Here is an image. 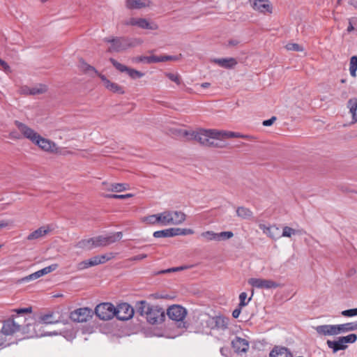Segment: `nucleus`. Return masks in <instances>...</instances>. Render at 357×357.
<instances>
[{
	"label": "nucleus",
	"mask_w": 357,
	"mask_h": 357,
	"mask_svg": "<svg viewBox=\"0 0 357 357\" xmlns=\"http://www.w3.org/2000/svg\"><path fill=\"white\" fill-rule=\"evenodd\" d=\"M252 8L266 14L272 13V6L268 0H250Z\"/></svg>",
	"instance_id": "2eb2a0df"
},
{
	"label": "nucleus",
	"mask_w": 357,
	"mask_h": 357,
	"mask_svg": "<svg viewBox=\"0 0 357 357\" xmlns=\"http://www.w3.org/2000/svg\"><path fill=\"white\" fill-rule=\"evenodd\" d=\"M165 76L168 77L171 81L175 82L179 85L181 83V79L178 73H165Z\"/></svg>",
	"instance_id": "49530a36"
},
{
	"label": "nucleus",
	"mask_w": 357,
	"mask_h": 357,
	"mask_svg": "<svg viewBox=\"0 0 357 357\" xmlns=\"http://www.w3.org/2000/svg\"><path fill=\"white\" fill-rule=\"evenodd\" d=\"M110 61L113 64V66L120 72H126L128 67L125 65L119 63L114 59H110Z\"/></svg>",
	"instance_id": "3c124183"
},
{
	"label": "nucleus",
	"mask_w": 357,
	"mask_h": 357,
	"mask_svg": "<svg viewBox=\"0 0 357 357\" xmlns=\"http://www.w3.org/2000/svg\"><path fill=\"white\" fill-rule=\"evenodd\" d=\"M252 296L248 298V294L245 292H242L239 295V304L240 307L246 306L251 301Z\"/></svg>",
	"instance_id": "a19ab883"
},
{
	"label": "nucleus",
	"mask_w": 357,
	"mask_h": 357,
	"mask_svg": "<svg viewBox=\"0 0 357 357\" xmlns=\"http://www.w3.org/2000/svg\"><path fill=\"white\" fill-rule=\"evenodd\" d=\"M243 135L239 132H235L231 131L219 130L218 139L223 140L228 138H241Z\"/></svg>",
	"instance_id": "473e14b6"
},
{
	"label": "nucleus",
	"mask_w": 357,
	"mask_h": 357,
	"mask_svg": "<svg viewBox=\"0 0 357 357\" xmlns=\"http://www.w3.org/2000/svg\"><path fill=\"white\" fill-rule=\"evenodd\" d=\"M78 68L83 73L91 77L94 75H97L98 76V74H100L93 66L87 63L82 59L79 60Z\"/></svg>",
	"instance_id": "4be33fe9"
},
{
	"label": "nucleus",
	"mask_w": 357,
	"mask_h": 357,
	"mask_svg": "<svg viewBox=\"0 0 357 357\" xmlns=\"http://www.w3.org/2000/svg\"><path fill=\"white\" fill-rule=\"evenodd\" d=\"M357 22L356 17L350 18L349 20V26L347 29V32L350 33L354 30V24H356Z\"/></svg>",
	"instance_id": "0e129e2a"
},
{
	"label": "nucleus",
	"mask_w": 357,
	"mask_h": 357,
	"mask_svg": "<svg viewBox=\"0 0 357 357\" xmlns=\"http://www.w3.org/2000/svg\"><path fill=\"white\" fill-rule=\"evenodd\" d=\"M317 334L320 336L337 335L335 324H324L313 327Z\"/></svg>",
	"instance_id": "f3484780"
},
{
	"label": "nucleus",
	"mask_w": 357,
	"mask_h": 357,
	"mask_svg": "<svg viewBox=\"0 0 357 357\" xmlns=\"http://www.w3.org/2000/svg\"><path fill=\"white\" fill-rule=\"evenodd\" d=\"M137 312L142 316H145L148 322L154 324L162 321L164 310L162 308L151 305L146 301L138 302L136 305Z\"/></svg>",
	"instance_id": "7ed1b4c3"
},
{
	"label": "nucleus",
	"mask_w": 357,
	"mask_h": 357,
	"mask_svg": "<svg viewBox=\"0 0 357 357\" xmlns=\"http://www.w3.org/2000/svg\"><path fill=\"white\" fill-rule=\"evenodd\" d=\"M57 264H52L22 278L21 281L29 282L31 280L38 279L39 278L55 271L57 268Z\"/></svg>",
	"instance_id": "dca6fc26"
},
{
	"label": "nucleus",
	"mask_w": 357,
	"mask_h": 357,
	"mask_svg": "<svg viewBox=\"0 0 357 357\" xmlns=\"http://www.w3.org/2000/svg\"><path fill=\"white\" fill-rule=\"evenodd\" d=\"M341 314L343 317H353L357 316V307L349 309V310H345L341 312Z\"/></svg>",
	"instance_id": "8fccbe9b"
},
{
	"label": "nucleus",
	"mask_w": 357,
	"mask_h": 357,
	"mask_svg": "<svg viewBox=\"0 0 357 357\" xmlns=\"http://www.w3.org/2000/svg\"><path fill=\"white\" fill-rule=\"evenodd\" d=\"M286 49L289 51L302 52L303 48L297 43H288Z\"/></svg>",
	"instance_id": "864d4df0"
},
{
	"label": "nucleus",
	"mask_w": 357,
	"mask_h": 357,
	"mask_svg": "<svg viewBox=\"0 0 357 357\" xmlns=\"http://www.w3.org/2000/svg\"><path fill=\"white\" fill-rule=\"evenodd\" d=\"M89 267H91V266L89 264V259L82 261L77 264V269L79 271H82Z\"/></svg>",
	"instance_id": "e2e57ef3"
},
{
	"label": "nucleus",
	"mask_w": 357,
	"mask_h": 357,
	"mask_svg": "<svg viewBox=\"0 0 357 357\" xmlns=\"http://www.w3.org/2000/svg\"><path fill=\"white\" fill-rule=\"evenodd\" d=\"M96 245V244L95 238L93 237V238H86V239H83V240L79 241L77 243L76 246L77 248H82L84 250H91V249L97 248V246Z\"/></svg>",
	"instance_id": "cd10ccee"
},
{
	"label": "nucleus",
	"mask_w": 357,
	"mask_h": 357,
	"mask_svg": "<svg viewBox=\"0 0 357 357\" xmlns=\"http://www.w3.org/2000/svg\"><path fill=\"white\" fill-rule=\"evenodd\" d=\"M134 195L133 194H126V195H107L105 197L107 198H112V199H124L127 198L132 197Z\"/></svg>",
	"instance_id": "6e6d98bb"
},
{
	"label": "nucleus",
	"mask_w": 357,
	"mask_h": 357,
	"mask_svg": "<svg viewBox=\"0 0 357 357\" xmlns=\"http://www.w3.org/2000/svg\"><path fill=\"white\" fill-rule=\"evenodd\" d=\"M140 17H130L125 20L124 24L126 26H139V21Z\"/></svg>",
	"instance_id": "5fc2aeb1"
},
{
	"label": "nucleus",
	"mask_w": 357,
	"mask_h": 357,
	"mask_svg": "<svg viewBox=\"0 0 357 357\" xmlns=\"http://www.w3.org/2000/svg\"><path fill=\"white\" fill-rule=\"evenodd\" d=\"M235 353L238 355L245 354L250 348V341L248 338L236 336L231 342Z\"/></svg>",
	"instance_id": "1a4fd4ad"
},
{
	"label": "nucleus",
	"mask_w": 357,
	"mask_h": 357,
	"mask_svg": "<svg viewBox=\"0 0 357 357\" xmlns=\"http://www.w3.org/2000/svg\"><path fill=\"white\" fill-rule=\"evenodd\" d=\"M134 309L128 303H121L115 307V315L119 320H128L132 317Z\"/></svg>",
	"instance_id": "9d476101"
},
{
	"label": "nucleus",
	"mask_w": 357,
	"mask_h": 357,
	"mask_svg": "<svg viewBox=\"0 0 357 357\" xmlns=\"http://www.w3.org/2000/svg\"><path fill=\"white\" fill-rule=\"evenodd\" d=\"M13 225V222L10 220H0V229L10 227Z\"/></svg>",
	"instance_id": "052dcab7"
},
{
	"label": "nucleus",
	"mask_w": 357,
	"mask_h": 357,
	"mask_svg": "<svg viewBox=\"0 0 357 357\" xmlns=\"http://www.w3.org/2000/svg\"><path fill=\"white\" fill-rule=\"evenodd\" d=\"M134 61L137 63H159V56L152 55L149 56H137L134 59Z\"/></svg>",
	"instance_id": "2f4dec72"
},
{
	"label": "nucleus",
	"mask_w": 357,
	"mask_h": 357,
	"mask_svg": "<svg viewBox=\"0 0 357 357\" xmlns=\"http://www.w3.org/2000/svg\"><path fill=\"white\" fill-rule=\"evenodd\" d=\"M270 357H292L291 352L285 347H275L269 354Z\"/></svg>",
	"instance_id": "b1692460"
},
{
	"label": "nucleus",
	"mask_w": 357,
	"mask_h": 357,
	"mask_svg": "<svg viewBox=\"0 0 357 357\" xmlns=\"http://www.w3.org/2000/svg\"><path fill=\"white\" fill-rule=\"evenodd\" d=\"M347 107L349 109V112L352 116V123H355L357 122V98H353L348 100Z\"/></svg>",
	"instance_id": "bb28decb"
},
{
	"label": "nucleus",
	"mask_w": 357,
	"mask_h": 357,
	"mask_svg": "<svg viewBox=\"0 0 357 357\" xmlns=\"http://www.w3.org/2000/svg\"><path fill=\"white\" fill-rule=\"evenodd\" d=\"M219 130L215 129H200L195 135L196 141L205 146H215L214 139H218Z\"/></svg>",
	"instance_id": "39448f33"
},
{
	"label": "nucleus",
	"mask_w": 357,
	"mask_h": 357,
	"mask_svg": "<svg viewBox=\"0 0 357 357\" xmlns=\"http://www.w3.org/2000/svg\"><path fill=\"white\" fill-rule=\"evenodd\" d=\"M341 338L344 344L347 345L349 343H354L357 340V335L354 333H351L347 336H342Z\"/></svg>",
	"instance_id": "a18cd8bd"
},
{
	"label": "nucleus",
	"mask_w": 357,
	"mask_h": 357,
	"mask_svg": "<svg viewBox=\"0 0 357 357\" xmlns=\"http://www.w3.org/2000/svg\"><path fill=\"white\" fill-rule=\"evenodd\" d=\"M15 125L24 138L31 141L43 151L50 153H59V147L53 141L44 138L36 130L22 122L15 121Z\"/></svg>",
	"instance_id": "f03ea898"
},
{
	"label": "nucleus",
	"mask_w": 357,
	"mask_h": 357,
	"mask_svg": "<svg viewBox=\"0 0 357 357\" xmlns=\"http://www.w3.org/2000/svg\"><path fill=\"white\" fill-rule=\"evenodd\" d=\"M13 312H15L16 314H13L10 318L3 321L1 333L3 335H12L17 332H22L26 335V338H33L56 334L55 332L50 333H38L31 330L32 324L31 322L24 324L32 319L30 315L32 312L31 307L15 309Z\"/></svg>",
	"instance_id": "f257e3e1"
},
{
	"label": "nucleus",
	"mask_w": 357,
	"mask_h": 357,
	"mask_svg": "<svg viewBox=\"0 0 357 357\" xmlns=\"http://www.w3.org/2000/svg\"><path fill=\"white\" fill-rule=\"evenodd\" d=\"M141 222L147 225H156L155 214L144 216L141 218Z\"/></svg>",
	"instance_id": "79ce46f5"
},
{
	"label": "nucleus",
	"mask_w": 357,
	"mask_h": 357,
	"mask_svg": "<svg viewBox=\"0 0 357 357\" xmlns=\"http://www.w3.org/2000/svg\"><path fill=\"white\" fill-rule=\"evenodd\" d=\"M163 218V226L172 225L170 211H165L162 212Z\"/></svg>",
	"instance_id": "c03bdc74"
},
{
	"label": "nucleus",
	"mask_w": 357,
	"mask_h": 357,
	"mask_svg": "<svg viewBox=\"0 0 357 357\" xmlns=\"http://www.w3.org/2000/svg\"><path fill=\"white\" fill-rule=\"evenodd\" d=\"M54 229L52 225H47L39 227L30 233L26 238L29 241H35L44 238L46 235L50 233Z\"/></svg>",
	"instance_id": "4468645a"
},
{
	"label": "nucleus",
	"mask_w": 357,
	"mask_h": 357,
	"mask_svg": "<svg viewBox=\"0 0 357 357\" xmlns=\"http://www.w3.org/2000/svg\"><path fill=\"white\" fill-rule=\"evenodd\" d=\"M47 90V87L46 85L43 84H38L33 86H31V95H38L42 94L46 92Z\"/></svg>",
	"instance_id": "c9c22d12"
},
{
	"label": "nucleus",
	"mask_w": 357,
	"mask_h": 357,
	"mask_svg": "<svg viewBox=\"0 0 357 357\" xmlns=\"http://www.w3.org/2000/svg\"><path fill=\"white\" fill-rule=\"evenodd\" d=\"M98 77L101 79L104 86L109 91L118 94L124 93L123 88L116 83L111 82L104 75L98 74Z\"/></svg>",
	"instance_id": "a211bd4d"
},
{
	"label": "nucleus",
	"mask_w": 357,
	"mask_h": 357,
	"mask_svg": "<svg viewBox=\"0 0 357 357\" xmlns=\"http://www.w3.org/2000/svg\"><path fill=\"white\" fill-rule=\"evenodd\" d=\"M126 73L132 78V79H138L144 77V73L137 70L135 69L128 68L126 70Z\"/></svg>",
	"instance_id": "37998d69"
},
{
	"label": "nucleus",
	"mask_w": 357,
	"mask_h": 357,
	"mask_svg": "<svg viewBox=\"0 0 357 357\" xmlns=\"http://www.w3.org/2000/svg\"><path fill=\"white\" fill-rule=\"evenodd\" d=\"M188 268V266H178V267H175V268H171L162 270V271H160L159 273L164 274V273H171V272L180 271L187 269Z\"/></svg>",
	"instance_id": "4d7b16f0"
},
{
	"label": "nucleus",
	"mask_w": 357,
	"mask_h": 357,
	"mask_svg": "<svg viewBox=\"0 0 357 357\" xmlns=\"http://www.w3.org/2000/svg\"><path fill=\"white\" fill-rule=\"evenodd\" d=\"M59 321L60 316L57 312H49L47 313L40 314L35 324L32 325L31 330L42 333L40 329L43 324H53Z\"/></svg>",
	"instance_id": "423d86ee"
},
{
	"label": "nucleus",
	"mask_w": 357,
	"mask_h": 357,
	"mask_svg": "<svg viewBox=\"0 0 357 357\" xmlns=\"http://www.w3.org/2000/svg\"><path fill=\"white\" fill-rule=\"evenodd\" d=\"M0 66L6 73L8 74L11 73V68L7 62L0 58Z\"/></svg>",
	"instance_id": "13d9d810"
},
{
	"label": "nucleus",
	"mask_w": 357,
	"mask_h": 357,
	"mask_svg": "<svg viewBox=\"0 0 357 357\" xmlns=\"http://www.w3.org/2000/svg\"><path fill=\"white\" fill-rule=\"evenodd\" d=\"M356 71H357V56H353L351 57L350 63H349L350 75L353 77H356Z\"/></svg>",
	"instance_id": "e433bc0d"
},
{
	"label": "nucleus",
	"mask_w": 357,
	"mask_h": 357,
	"mask_svg": "<svg viewBox=\"0 0 357 357\" xmlns=\"http://www.w3.org/2000/svg\"><path fill=\"white\" fill-rule=\"evenodd\" d=\"M104 41L110 44L109 52H122L134 45L131 39L126 37H109L104 38Z\"/></svg>",
	"instance_id": "20e7f679"
},
{
	"label": "nucleus",
	"mask_w": 357,
	"mask_h": 357,
	"mask_svg": "<svg viewBox=\"0 0 357 357\" xmlns=\"http://www.w3.org/2000/svg\"><path fill=\"white\" fill-rule=\"evenodd\" d=\"M151 4L150 0H126V7L130 10L141 9L149 7Z\"/></svg>",
	"instance_id": "aec40b11"
},
{
	"label": "nucleus",
	"mask_w": 357,
	"mask_h": 357,
	"mask_svg": "<svg viewBox=\"0 0 357 357\" xmlns=\"http://www.w3.org/2000/svg\"><path fill=\"white\" fill-rule=\"evenodd\" d=\"M99 258L97 256H94L89 259V266H94L100 264Z\"/></svg>",
	"instance_id": "69168bd1"
},
{
	"label": "nucleus",
	"mask_w": 357,
	"mask_h": 357,
	"mask_svg": "<svg viewBox=\"0 0 357 357\" xmlns=\"http://www.w3.org/2000/svg\"><path fill=\"white\" fill-rule=\"evenodd\" d=\"M138 27L143 29L157 30L158 29V25L155 22L140 17Z\"/></svg>",
	"instance_id": "c756f323"
},
{
	"label": "nucleus",
	"mask_w": 357,
	"mask_h": 357,
	"mask_svg": "<svg viewBox=\"0 0 357 357\" xmlns=\"http://www.w3.org/2000/svg\"><path fill=\"white\" fill-rule=\"evenodd\" d=\"M248 284L253 288L260 289H275L279 287V284L272 280L251 278L248 280Z\"/></svg>",
	"instance_id": "6e6552de"
},
{
	"label": "nucleus",
	"mask_w": 357,
	"mask_h": 357,
	"mask_svg": "<svg viewBox=\"0 0 357 357\" xmlns=\"http://www.w3.org/2000/svg\"><path fill=\"white\" fill-rule=\"evenodd\" d=\"M130 189L128 183H111L109 188H107V191L121 192Z\"/></svg>",
	"instance_id": "72a5a7b5"
},
{
	"label": "nucleus",
	"mask_w": 357,
	"mask_h": 357,
	"mask_svg": "<svg viewBox=\"0 0 357 357\" xmlns=\"http://www.w3.org/2000/svg\"><path fill=\"white\" fill-rule=\"evenodd\" d=\"M110 61L113 64V66L120 72H126L128 67L125 65L119 63L114 59H110Z\"/></svg>",
	"instance_id": "603ef678"
},
{
	"label": "nucleus",
	"mask_w": 357,
	"mask_h": 357,
	"mask_svg": "<svg viewBox=\"0 0 357 357\" xmlns=\"http://www.w3.org/2000/svg\"><path fill=\"white\" fill-rule=\"evenodd\" d=\"M176 236H185L194 234V231L192 229L188 228H176Z\"/></svg>",
	"instance_id": "09e8293b"
},
{
	"label": "nucleus",
	"mask_w": 357,
	"mask_h": 357,
	"mask_svg": "<svg viewBox=\"0 0 357 357\" xmlns=\"http://www.w3.org/2000/svg\"><path fill=\"white\" fill-rule=\"evenodd\" d=\"M234 236V233L230 231L217 233V241H222L230 239Z\"/></svg>",
	"instance_id": "ea45409f"
},
{
	"label": "nucleus",
	"mask_w": 357,
	"mask_h": 357,
	"mask_svg": "<svg viewBox=\"0 0 357 357\" xmlns=\"http://www.w3.org/2000/svg\"><path fill=\"white\" fill-rule=\"evenodd\" d=\"M200 237L206 241H217V233L213 231H204L200 234Z\"/></svg>",
	"instance_id": "58836bf2"
},
{
	"label": "nucleus",
	"mask_w": 357,
	"mask_h": 357,
	"mask_svg": "<svg viewBox=\"0 0 357 357\" xmlns=\"http://www.w3.org/2000/svg\"><path fill=\"white\" fill-rule=\"evenodd\" d=\"M214 322L215 328L224 331L227 329L229 319L218 316L214 318Z\"/></svg>",
	"instance_id": "c85d7f7f"
},
{
	"label": "nucleus",
	"mask_w": 357,
	"mask_h": 357,
	"mask_svg": "<svg viewBox=\"0 0 357 357\" xmlns=\"http://www.w3.org/2000/svg\"><path fill=\"white\" fill-rule=\"evenodd\" d=\"M275 120H276V117L273 116L268 120L264 121L262 124L264 126H270L275 121Z\"/></svg>",
	"instance_id": "774afa93"
},
{
	"label": "nucleus",
	"mask_w": 357,
	"mask_h": 357,
	"mask_svg": "<svg viewBox=\"0 0 357 357\" xmlns=\"http://www.w3.org/2000/svg\"><path fill=\"white\" fill-rule=\"evenodd\" d=\"M172 225H178L182 224L186 218V215L183 212L178 211H170Z\"/></svg>",
	"instance_id": "a878e982"
},
{
	"label": "nucleus",
	"mask_w": 357,
	"mask_h": 357,
	"mask_svg": "<svg viewBox=\"0 0 357 357\" xmlns=\"http://www.w3.org/2000/svg\"><path fill=\"white\" fill-rule=\"evenodd\" d=\"M259 227L268 237L276 240L281 237L280 229L275 225L259 224Z\"/></svg>",
	"instance_id": "6ab92c4d"
},
{
	"label": "nucleus",
	"mask_w": 357,
	"mask_h": 357,
	"mask_svg": "<svg viewBox=\"0 0 357 357\" xmlns=\"http://www.w3.org/2000/svg\"><path fill=\"white\" fill-rule=\"evenodd\" d=\"M212 62L225 68H231L237 64L236 60L234 58L213 59Z\"/></svg>",
	"instance_id": "5701e85b"
},
{
	"label": "nucleus",
	"mask_w": 357,
	"mask_h": 357,
	"mask_svg": "<svg viewBox=\"0 0 357 357\" xmlns=\"http://www.w3.org/2000/svg\"><path fill=\"white\" fill-rule=\"evenodd\" d=\"M98 257L100 261V264H102L114 258L115 254L113 252H108L104 255H98Z\"/></svg>",
	"instance_id": "de8ad7c7"
},
{
	"label": "nucleus",
	"mask_w": 357,
	"mask_h": 357,
	"mask_svg": "<svg viewBox=\"0 0 357 357\" xmlns=\"http://www.w3.org/2000/svg\"><path fill=\"white\" fill-rule=\"evenodd\" d=\"M326 344L333 350V353H336L340 350H344L347 347V345H345L342 341L341 337L335 341L327 340Z\"/></svg>",
	"instance_id": "393cba45"
},
{
	"label": "nucleus",
	"mask_w": 357,
	"mask_h": 357,
	"mask_svg": "<svg viewBox=\"0 0 357 357\" xmlns=\"http://www.w3.org/2000/svg\"><path fill=\"white\" fill-rule=\"evenodd\" d=\"M337 335L357 331V321L341 324H335Z\"/></svg>",
	"instance_id": "412c9836"
},
{
	"label": "nucleus",
	"mask_w": 357,
	"mask_h": 357,
	"mask_svg": "<svg viewBox=\"0 0 357 357\" xmlns=\"http://www.w3.org/2000/svg\"><path fill=\"white\" fill-rule=\"evenodd\" d=\"M160 62H165L167 61H177L178 57L176 56H159Z\"/></svg>",
	"instance_id": "680f3d73"
},
{
	"label": "nucleus",
	"mask_w": 357,
	"mask_h": 357,
	"mask_svg": "<svg viewBox=\"0 0 357 357\" xmlns=\"http://www.w3.org/2000/svg\"><path fill=\"white\" fill-rule=\"evenodd\" d=\"M31 86H22L20 89V93L23 95H31Z\"/></svg>",
	"instance_id": "338daca9"
},
{
	"label": "nucleus",
	"mask_w": 357,
	"mask_h": 357,
	"mask_svg": "<svg viewBox=\"0 0 357 357\" xmlns=\"http://www.w3.org/2000/svg\"><path fill=\"white\" fill-rule=\"evenodd\" d=\"M122 236L121 232H116L109 235L96 236L94 237L96 245L97 248L109 245L121 240Z\"/></svg>",
	"instance_id": "9b49d317"
},
{
	"label": "nucleus",
	"mask_w": 357,
	"mask_h": 357,
	"mask_svg": "<svg viewBox=\"0 0 357 357\" xmlns=\"http://www.w3.org/2000/svg\"><path fill=\"white\" fill-rule=\"evenodd\" d=\"M220 351L223 357H231L232 356V353L228 347H221Z\"/></svg>",
	"instance_id": "bf43d9fd"
},
{
	"label": "nucleus",
	"mask_w": 357,
	"mask_h": 357,
	"mask_svg": "<svg viewBox=\"0 0 357 357\" xmlns=\"http://www.w3.org/2000/svg\"><path fill=\"white\" fill-rule=\"evenodd\" d=\"M301 234V231L300 230H296L291 227L286 226V227H283L282 233V234H280V236H281V237L290 238L292 236Z\"/></svg>",
	"instance_id": "f704fd0d"
},
{
	"label": "nucleus",
	"mask_w": 357,
	"mask_h": 357,
	"mask_svg": "<svg viewBox=\"0 0 357 357\" xmlns=\"http://www.w3.org/2000/svg\"><path fill=\"white\" fill-rule=\"evenodd\" d=\"M95 312L102 320H109L115 315V307L110 303H102L96 307Z\"/></svg>",
	"instance_id": "0eeeda50"
},
{
	"label": "nucleus",
	"mask_w": 357,
	"mask_h": 357,
	"mask_svg": "<svg viewBox=\"0 0 357 357\" xmlns=\"http://www.w3.org/2000/svg\"><path fill=\"white\" fill-rule=\"evenodd\" d=\"M92 317V310L89 307H81L73 311L70 318L73 321L86 322Z\"/></svg>",
	"instance_id": "f8f14e48"
},
{
	"label": "nucleus",
	"mask_w": 357,
	"mask_h": 357,
	"mask_svg": "<svg viewBox=\"0 0 357 357\" xmlns=\"http://www.w3.org/2000/svg\"><path fill=\"white\" fill-rule=\"evenodd\" d=\"M236 214L238 217L244 219L249 218L252 216V212L245 207H238L236 209Z\"/></svg>",
	"instance_id": "4c0bfd02"
},
{
	"label": "nucleus",
	"mask_w": 357,
	"mask_h": 357,
	"mask_svg": "<svg viewBox=\"0 0 357 357\" xmlns=\"http://www.w3.org/2000/svg\"><path fill=\"white\" fill-rule=\"evenodd\" d=\"M167 314L169 319L176 321H182L187 314V311L181 305H174L167 309Z\"/></svg>",
	"instance_id": "ddd939ff"
},
{
	"label": "nucleus",
	"mask_w": 357,
	"mask_h": 357,
	"mask_svg": "<svg viewBox=\"0 0 357 357\" xmlns=\"http://www.w3.org/2000/svg\"><path fill=\"white\" fill-rule=\"evenodd\" d=\"M176 234V228H169L164 230L156 231L153 235L155 238H164L175 236Z\"/></svg>",
	"instance_id": "7c9ffc66"
}]
</instances>
